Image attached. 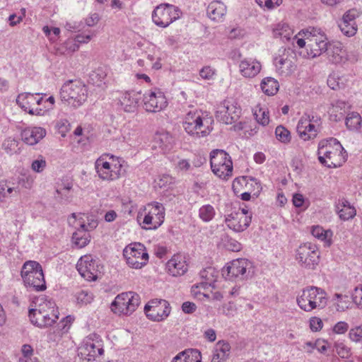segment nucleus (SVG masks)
I'll return each instance as SVG.
<instances>
[{
  "label": "nucleus",
  "instance_id": "f257e3e1",
  "mask_svg": "<svg viewBox=\"0 0 362 362\" xmlns=\"http://www.w3.org/2000/svg\"><path fill=\"white\" fill-rule=\"evenodd\" d=\"M318 160L328 168H337L346 160V152L336 139L322 140L318 145Z\"/></svg>",
  "mask_w": 362,
  "mask_h": 362
},
{
  "label": "nucleus",
  "instance_id": "f03ea898",
  "mask_svg": "<svg viewBox=\"0 0 362 362\" xmlns=\"http://www.w3.org/2000/svg\"><path fill=\"white\" fill-rule=\"evenodd\" d=\"M62 102L74 108L81 107L88 98V88L80 80H69L60 90Z\"/></svg>",
  "mask_w": 362,
  "mask_h": 362
},
{
  "label": "nucleus",
  "instance_id": "7ed1b4c3",
  "mask_svg": "<svg viewBox=\"0 0 362 362\" xmlns=\"http://www.w3.org/2000/svg\"><path fill=\"white\" fill-rule=\"evenodd\" d=\"M30 322L34 325L42 328L52 325L59 318V311L52 300H45L37 308L29 310Z\"/></svg>",
  "mask_w": 362,
  "mask_h": 362
},
{
  "label": "nucleus",
  "instance_id": "20e7f679",
  "mask_svg": "<svg viewBox=\"0 0 362 362\" xmlns=\"http://www.w3.org/2000/svg\"><path fill=\"white\" fill-rule=\"evenodd\" d=\"M301 32L307 40L308 57L315 58L326 52L329 42L326 35L320 28L310 27Z\"/></svg>",
  "mask_w": 362,
  "mask_h": 362
},
{
  "label": "nucleus",
  "instance_id": "39448f33",
  "mask_svg": "<svg viewBox=\"0 0 362 362\" xmlns=\"http://www.w3.org/2000/svg\"><path fill=\"white\" fill-rule=\"evenodd\" d=\"M297 303L305 312L322 309L327 304L326 293L318 287H308L303 289L301 295L297 298Z\"/></svg>",
  "mask_w": 362,
  "mask_h": 362
},
{
  "label": "nucleus",
  "instance_id": "423d86ee",
  "mask_svg": "<svg viewBox=\"0 0 362 362\" xmlns=\"http://www.w3.org/2000/svg\"><path fill=\"white\" fill-rule=\"evenodd\" d=\"M182 125L185 132L195 138L206 136L211 131L208 120L204 119L202 112L197 110L187 113Z\"/></svg>",
  "mask_w": 362,
  "mask_h": 362
},
{
  "label": "nucleus",
  "instance_id": "0eeeda50",
  "mask_svg": "<svg viewBox=\"0 0 362 362\" xmlns=\"http://www.w3.org/2000/svg\"><path fill=\"white\" fill-rule=\"evenodd\" d=\"M122 165L115 156L108 154L100 156L95 162L98 177L103 180H115L120 177Z\"/></svg>",
  "mask_w": 362,
  "mask_h": 362
},
{
  "label": "nucleus",
  "instance_id": "6e6552de",
  "mask_svg": "<svg viewBox=\"0 0 362 362\" xmlns=\"http://www.w3.org/2000/svg\"><path fill=\"white\" fill-rule=\"evenodd\" d=\"M212 172L219 178L227 180L233 175V162L230 156L223 150L215 149L210 154Z\"/></svg>",
  "mask_w": 362,
  "mask_h": 362
},
{
  "label": "nucleus",
  "instance_id": "1a4fd4ad",
  "mask_svg": "<svg viewBox=\"0 0 362 362\" xmlns=\"http://www.w3.org/2000/svg\"><path fill=\"white\" fill-rule=\"evenodd\" d=\"M254 273L252 263L247 259H237L228 263L222 269L223 276L229 281L243 280Z\"/></svg>",
  "mask_w": 362,
  "mask_h": 362
},
{
  "label": "nucleus",
  "instance_id": "9d476101",
  "mask_svg": "<svg viewBox=\"0 0 362 362\" xmlns=\"http://www.w3.org/2000/svg\"><path fill=\"white\" fill-rule=\"evenodd\" d=\"M71 216L77 220L78 225L77 230L73 233L72 240L76 246L82 248L90 242V235L88 232L95 228L98 223L93 219L90 221L89 217L84 214H80L77 216L73 213Z\"/></svg>",
  "mask_w": 362,
  "mask_h": 362
},
{
  "label": "nucleus",
  "instance_id": "9b49d317",
  "mask_svg": "<svg viewBox=\"0 0 362 362\" xmlns=\"http://www.w3.org/2000/svg\"><path fill=\"white\" fill-rule=\"evenodd\" d=\"M296 260L302 268L315 269L320 261L317 246L310 243L300 245L296 251Z\"/></svg>",
  "mask_w": 362,
  "mask_h": 362
},
{
  "label": "nucleus",
  "instance_id": "f8f14e48",
  "mask_svg": "<svg viewBox=\"0 0 362 362\" xmlns=\"http://www.w3.org/2000/svg\"><path fill=\"white\" fill-rule=\"evenodd\" d=\"M180 15L181 11L178 7L170 4H160L154 8L152 20L156 25L166 28L180 18Z\"/></svg>",
  "mask_w": 362,
  "mask_h": 362
},
{
  "label": "nucleus",
  "instance_id": "ddd939ff",
  "mask_svg": "<svg viewBox=\"0 0 362 362\" xmlns=\"http://www.w3.org/2000/svg\"><path fill=\"white\" fill-rule=\"evenodd\" d=\"M140 303L139 296L134 292H125L117 295L112 303L111 309L115 313L130 315Z\"/></svg>",
  "mask_w": 362,
  "mask_h": 362
},
{
  "label": "nucleus",
  "instance_id": "4468645a",
  "mask_svg": "<svg viewBox=\"0 0 362 362\" xmlns=\"http://www.w3.org/2000/svg\"><path fill=\"white\" fill-rule=\"evenodd\" d=\"M123 255L128 265L134 269H141L146 264L148 259V254L141 243L127 246L123 250Z\"/></svg>",
  "mask_w": 362,
  "mask_h": 362
},
{
  "label": "nucleus",
  "instance_id": "2eb2a0df",
  "mask_svg": "<svg viewBox=\"0 0 362 362\" xmlns=\"http://www.w3.org/2000/svg\"><path fill=\"white\" fill-rule=\"evenodd\" d=\"M164 218L165 208L163 204L153 202L145 207L143 223L148 226L147 229H156L163 223Z\"/></svg>",
  "mask_w": 362,
  "mask_h": 362
},
{
  "label": "nucleus",
  "instance_id": "dca6fc26",
  "mask_svg": "<svg viewBox=\"0 0 362 362\" xmlns=\"http://www.w3.org/2000/svg\"><path fill=\"white\" fill-rule=\"evenodd\" d=\"M144 311L148 319L159 322L169 315L170 308L165 300H153L145 305Z\"/></svg>",
  "mask_w": 362,
  "mask_h": 362
},
{
  "label": "nucleus",
  "instance_id": "f3484780",
  "mask_svg": "<svg viewBox=\"0 0 362 362\" xmlns=\"http://www.w3.org/2000/svg\"><path fill=\"white\" fill-rule=\"evenodd\" d=\"M144 107L148 112H158L167 106L164 93L158 89L146 92L143 96Z\"/></svg>",
  "mask_w": 362,
  "mask_h": 362
},
{
  "label": "nucleus",
  "instance_id": "a211bd4d",
  "mask_svg": "<svg viewBox=\"0 0 362 362\" xmlns=\"http://www.w3.org/2000/svg\"><path fill=\"white\" fill-rule=\"evenodd\" d=\"M103 348L99 341L94 342L88 339L84 341L78 348V355L81 360L91 362L100 360V356L103 354Z\"/></svg>",
  "mask_w": 362,
  "mask_h": 362
},
{
  "label": "nucleus",
  "instance_id": "6ab92c4d",
  "mask_svg": "<svg viewBox=\"0 0 362 362\" xmlns=\"http://www.w3.org/2000/svg\"><path fill=\"white\" fill-rule=\"evenodd\" d=\"M240 110L230 100H225L220 104L216 111V119L226 124L235 122L240 115Z\"/></svg>",
  "mask_w": 362,
  "mask_h": 362
},
{
  "label": "nucleus",
  "instance_id": "aec40b11",
  "mask_svg": "<svg viewBox=\"0 0 362 362\" xmlns=\"http://www.w3.org/2000/svg\"><path fill=\"white\" fill-rule=\"evenodd\" d=\"M76 268L81 276L86 280L97 279L99 274L98 265L91 255L81 257L76 264Z\"/></svg>",
  "mask_w": 362,
  "mask_h": 362
},
{
  "label": "nucleus",
  "instance_id": "412c9836",
  "mask_svg": "<svg viewBox=\"0 0 362 362\" xmlns=\"http://www.w3.org/2000/svg\"><path fill=\"white\" fill-rule=\"evenodd\" d=\"M141 98L140 92L131 90L121 93L117 98V105L120 110L126 112H134L139 106Z\"/></svg>",
  "mask_w": 362,
  "mask_h": 362
},
{
  "label": "nucleus",
  "instance_id": "4be33fe9",
  "mask_svg": "<svg viewBox=\"0 0 362 362\" xmlns=\"http://www.w3.org/2000/svg\"><path fill=\"white\" fill-rule=\"evenodd\" d=\"M251 222L250 216H245L243 213L233 212L226 218L228 227L235 232L245 230Z\"/></svg>",
  "mask_w": 362,
  "mask_h": 362
},
{
  "label": "nucleus",
  "instance_id": "5701e85b",
  "mask_svg": "<svg viewBox=\"0 0 362 362\" xmlns=\"http://www.w3.org/2000/svg\"><path fill=\"white\" fill-rule=\"evenodd\" d=\"M293 57L289 56L285 52L283 54L276 57L274 60L276 71L281 76L291 75L296 69V65L293 62Z\"/></svg>",
  "mask_w": 362,
  "mask_h": 362
},
{
  "label": "nucleus",
  "instance_id": "b1692460",
  "mask_svg": "<svg viewBox=\"0 0 362 362\" xmlns=\"http://www.w3.org/2000/svg\"><path fill=\"white\" fill-rule=\"evenodd\" d=\"M239 71L240 74L248 78L256 76L262 69L261 63L254 58H244L239 62Z\"/></svg>",
  "mask_w": 362,
  "mask_h": 362
},
{
  "label": "nucleus",
  "instance_id": "393cba45",
  "mask_svg": "<svg viewBox=\"0 0 362 362\" xmlns=\"http://www.w3.org/2000/svg\"><path fill=\"white\" fill-rule=\"evenodd\" d=\"M166 269L170 275L178 276L185 274L188 270L185 257L181 254H177L167 262Z\"/></svg>",
  "mask_w": 362,
  "mask_h": 362
},
{
  "label": "nucleus",
  "instance_id": "a878e982",
  "mask_svg": "<svg viewBox=\"0 0 362 362\" xmlns=\"http://www.w3.org/2000/svg\"><path fill=\"white\" fill-rule=\"evenodd\" d=\"M45 129L40 127H27L21 132L22 140L28 145L37 144L46 136Z\"/></svg>",
  "mask_w": 362,
  "mask_h": 362
},
{
  "label": "nucleus",
  "instance_id": "bb28decb",
  "mask_svg": "<svg viewBox=\"0 0 362 362\" xmlns=\"http://www.w3.org/2000/svg\"><path fill=\"white\" fill-rule=\"evenodd\" d=\"M25 285L35 291H42L46 289V284L42 269L37 270L33 275L24 277Z\"/></svg>",
  "mask_w": 362,
  "mask_h": 362
},
{
  "label": "nucleus",
  "instance_id": "cd10ccee",
  "mask_svg": "<svg viewBox=\"0 0 362 362\" xmlns=\"http://www.w3.org/2000/svg\"><path fill=\"white\" fill-rule=\"evenodd\" d=\"M335 211L339 215V218L344 221L352 219L356 215L355 207L344 198L339 199L337 203H336Z\"/></svg>",
  "mask_w": 362,
  "mask_h": 362
},
{
  "label": "nucleus",
  "instance_id": "c85d7f7f",
  "mask_svg": "<svg viewBox=\"0 0 362 362\" xmlns=\"http://www.w3.org/2000/svg\"><path fill=\"white\" fill-rule=\"evenodd\" d=\"M296 129L299 136L304 141L313 139L317 134L316 125L309 122L308 119H300L297 124Z\"/></svg>",
  "mask_w": 362,
  "mask_h": 362
},
{
  "label": "nucleus",
  "instance_id": "c756f323",
  "mask_svg": "<svg viewBox=\"0 0 362 362\" xmlns=\"http://www.w3.org/2000/svg\"><path fill=\"white\" fill-rule=\"evenodd\" d=\"M17 104L25 112L30 115H39L40 109H35L34 94L30 93H23L18 95L16 98Z\"/></svg>",
  "mask_w": 362,
  "mask_h": 362
},
{
  "label": "nucleus",
  "instance_id": "7c9ffc66",
  "mask_svg": "<svg viewBox=\"0 0 362 362\" xmlns=\"http://www.w3.org/2000/svg\"><path fill=\"white\" fill-rule=\"evenodd\" d=\"M174 139L168 132L157 133L153 140V148H158L163 153L170 151L173 148Z\"/></svg>",
  "mask_w": 362,
  "mask_h": 362
},
{
  "label": "nucleus",
  "instance_id": "2f4dec72",
  "mask_svg": "<svg viewBox=\"0 0 362 362\" xmlns=\"http://www.w3.org/2000/svg\"><path fill=\"white\" fill-rule=\"evenodd\" d=\"M226 13V6L219 1L211 2L207 8L209 17L215 21H221Z\"/></svg>",
  "mask_w": 362,
  "mask_h": 362
},
{
  "label": "nucleus",
  "instance_id": "473e14b6",
  "mask_svg": "<svg viewBox=\"0 0 362 362\" xmlns=\"http://www.w3.org/2000/svg\"><path fill=\"white\" fill-rule=\"evenodd\" d=\"M200 277L204 281L201 282L199 285H197L196 288H206L208 286H211L216 281L217 276V272L214 267H209L202 269L199 273Z\"/></svg>",
  "mask_w": 362,
  "mask_h": 362
},
{
  "label": "nucleus",
  "instance_id": "72a5a7b5",
  "mask_svg": "<svg viewBox=\"0 0 362 362\" xmlns=\"http://www.w3.org/2000/svg\"><path fill=\"white\" fill-rule=\"evenodd\" d=\"M230 353V346L226 341H219L216 343L213 355V361H226Z\"/></svg>",
  "mask_w": 362,
  "mask_h": 362
},
{
  "label": "nucleus",
  "instance_id": "f704fd0d",
  "mask_svg": "<svg viewBox=\"0 0 362 362\" xmlns=\"http://www.w3.org/2000/svg\"><path fill=\"white\" fill-rule=\"evenodd\" d=\"M72 187L71 182L62 183L57 187L55 197L65 202H71L73 199Z\"/></svg>",
  "mask_w": 362,
  "mask_h": 362
},
{
  "label": "nucleus",
  "instance_id": "c9c22d12",
  "mask_svg": "<svg viewBox=\"0 0 362 362\" xmlns=\"http://www.w3.org/2000/svg\"><path fill=\"white\" fill-rule=\"evenodd\" d=\"M326 52L332 62L337 64L341 62L343 56L340 43H329Z\"/></svg>",
  "mask_w": 362,
  "mask_h": 362
},
{
  "label": "nucleus",
  "instance_id": "e433bc0d",
  "mask_svg": "<svg viewBox=\"0 0 362 362\" xmlns=\"http://www.w3.org/2000/svg\"><path fill=\"white\" fill-rule=\"evenodd\" d=\"M279 88V82L272 77H267L262 81L261 88L262 91L268 95H275Z\"/></svg>",
  "mask_w": 362,
  "mask_h": 362
},
{
  "label": "nucleus",
  "instance_id": "4c0bfd02",
  "mask_svg": "<svg viewBox=\"0 0 362 362\" xmlns=\"http://www.w3.org/2000/svg\"><path fill=\"white\" fill-rule=\"evenodd\" d=\"M274 34L280 37L283 40H289L292 38L293 31L286 23H279L274 30Z\"/></svg>",
  "mask_w": 362,
  "mask_h": 362
},
{
  "label": "nucleus",
  "instance_id": "58836bf2",
  "mask_svg": "<svg viewBox=\"0 0 362 362\" xmlns=\"http://www.w3.org/2000/svg\"><path fill=\"white\" fill-rule=\"evenodd\" d=\"M345 123L349 130H358L361 124V117L358 112H351L347 115Z\"/></svg>",
  "mask_w": 362,
  "mask_h": 362
},
{
  "label": "nucleus",
  "instance_id": "ea45409f",
  "mask_svg": "<svg viewBox=\"0 0 362 362\" xmlns=\"http://www.w3.org/2000/svg\"><path fill=\"white\" fill-rule=\"evenodd\" d=\"M17 188L9 187L6 182H0V203L6 202L8 198L17 195Z\"/></svg>",
  "mask_w": 362,
  "mask_h": 362
},
{
  "label": "nucleus",
  "instance_id": "a19ab883",
  "mask_svg": "<svg viewBox=\"0 0 362 362\" xmlns=\"http://www.w3.org/2000/svg\"><path fill=\"white\" fill-rule=\"evenodd\" d=\"M311 233L314 237L318 238L319 240L325 241L328 245H330V237L332 234L331 230H325L322 227L315 226H313Z\"/></svg>",
  "mask_w": 362,
  "mask_h": 362
},
{
  "label": "nucleus",
  "instance_id": "79ce46f5",
  "mask_svg": "<svg viewBox=\"0 0 362 362\" xmlns=\"http://www.w3.org/2000/svg\"><path fill=\"white\" fill-rule=\"evenodd\" d=\"M180 355H184V362H202L201 352L195 349H188L180 352Z\"/></svg>",
  "mask_w": 362,
  "mask_h": 362
},
{
  "label": "nucleus",
  "instance_id": "37998d69",
  "mask_svg": "<svg viewBox=\"0 0 362 362\" xmlns=\"http://www.w3.org/2000/svg\"><path fill=\"white\" fill-rule=\"evenodd\" d=\"M41 269H42V266L37 262L27 261L23 265L21 276L23 279L29 275H33L35 271Z\"/></svg>",
  "mask_w": 362,
  "mask_h": 362
},
{
  "label": "nucleus",
  "instance_id": "c03bdc74",
  "mask_svg": "<svg viewBox=\"0 0 362 362\" xmlns=\"http://www.w3.org/2000/svg\"><path fill=\"white\" fill-rule=\"evenodd\" d=\"M106 76V73L102 69H97L89 74L88 82L100 86Z\"/></svg>",
  "mask_w": 362,
  "mask_h": 362
},
{
  "label": "nucleus",
  "instance_id": "a18cd8bd",
  "mask_svg": "<svg viewBox=\"0 0 362 362\" xmlns=\"http://www.w3.org/2000/svg\"><path fill=\"white\" fill-rule=\"evenodd\" d=\"M214 216V208L210 204L204 205L199 210V218L205 222L210 221Z\"/></svg>",
  "mask_w": 362,
  "mask_h": 362
},
{
  "label": "nucleus",
  "instance_id": "49530a36",
  "mask_svg": "<svg viewBox=\"0 0 362 362\" xmlns=\"http://www.w3.org/2000/svg\"><path fill=\"white\" fill-rule=\"evenodd\" d=\"M339 27L342 33L347 37L354 36L357 31V25L356 23H349L341 20Z\"/></svg>",
  "mask_w": 362,
  "mask_h": 362
},
{
  "label": "nucleus",
  "instance_id": "de8ad7c7",
  "mask_svg": "<svg viewBox=\"0 0 362 362\" xmlns=\"http://www.w3.org/2000/svg\"><path fill=\"white\" fill-rule=\"evenodd\" d=\"M346 106V103L344 101H337L335 105H333L330 112V119L334 122L340 121L343 118V113L339 112Z\"/></svg>",
  "mask_w": 362,
  "mask_h": 362
},
{
  "label": "nucleus",
  "instance_id": "09e8293b",
  "mask_svg": "<svg viewBox=\"0 0 362 362\" xmlns=\"http://www.w3.org/2000/svg\"><path fill=\"white\" fill-rule=\"evenodd\" d=\"M3 148L8 154H14L19 152L18 141L12 138H8L3 143Z\"/></svg>",
  "mask_w": 362,
  "mask_h": 362
},
{
  "label": "nucleus",
  "instance_id": "8fccbe9b",
  "mask_svg": "<svg viewBox=\"0 0 362 362\" xmlns=\"http://www.w3.org/2000/svg\"><path fill=\"white\" fill-rule=\"evenodd\" d=\"M254 115L257 122L262 126H266L269 124V112L266 109L259 107L258 110H255Z\"/></svg>",
  "mask_w": 362,
  "mask_h": 362
},
{
  "label": "nucleus",
  "instance_id": "3c124183",
  "mask_svg": "<svg viewBox=\"0 0 362 362\" xmlns=\"http://www.w3.org/2000/svg\"><path fill=\"white\" fill-rule=\"evenodd\" d=\"M93 300V295L87 290H82L76 294L77 303L82 305L90 303Z\"/></svg>",
  "mask_w": 362,
  "mask_h": 362
},
{
  "label": "nucleus",
  "instance_id": "603ef678",
  "mask_svg": "<svg viewBox=\"0 0 362 362\" xmlns=\"http://www.w3.org/2000/svg\"><path fill=\"white\" fill-rule=\"evenodd\" d=\"M275 134L276 139L283 143L289 142L291 139L289 131L281 125L276 128Z\"/></svg>",
  "mask_w": 362,
  "mask_h": 362
},
{
  "label": "nucleus",
  "instance_id": "864d4df0",
  "mask_svg": "<svg viewBox=\"0 0 362 362\" xmlns=\"http://www.w3.org/2000/svg\"><path fill=\"white\" fill-rule=\"evenodd\" d=\"M257 4L264 9L272 10L282 4L283 0H255Z\"/></svg>",
  "mask_w": 362,
  "mask_h": 362
},
{
  "label": "nucleus",
  "instance_id": "5fc2aeb1",
  "mask_svg": "<svg viewBox=\"0 0 362 362\" xmlns=\"http://www.w3.org/2000/svg\"><path fill=\"white\" fill-rule=\"evenodd\" d=\"M349 338L356 343H362V325L350 329Z\"/></svg>",
  "mask_w": 362,
  "mask_h": 362
},
{
  "label": "nucleus",
  "instance_id": "6e6d98bb",
  "mask_svg": "<svg viewBox=\"0 0 362 362\" xmlns=\"http://www.w3.org/2000/svg\"><path fill=\"white\" fill-rule=\"evenodd\" d=\"M334 298L337 299L338 302L337 303V310L341 312L345 310V309L348 308V298L347 296H343L341 294L336 293L334 295Z\"/></svg>",
  "mask_w": 362,
  "mask_h": 362
},
{
  "label": "nucleus",
  "instance_id": "4d7b16f0",
  "mask_svg": "<svg viewBox=\"0 0 362 362\" xmlns=\"http://www.w3.org/2000/svg\"><path fill=\"white\" fill-rule=\"evenodd\" d=\"M360 15L361 12L358 10L356 8L349 9L343 15L341 21L356 23L355 20L359 17Z\"/></svg>",
  "mask_w": 362,
  "mask_h": 362
},
{
  "label": "nucleus",
  "instance_id": "13d9d810",
  "mask_svg": "<svg viewBox=\"0 0 362 362\" xmlns=\"http://www.w3.org/2000/svg\"><path fill=\"white\" fill-rule=\"evenodd\" d=\"M96 31L89 30L87 34H78L76 35L75 39L78 44L81 43H88L90 42L94 37L96 36Z\"/></svg>",
  "mask_w": 362,
  "mask_h": 362
},
{
  "label": "nucleus",
  "instance_id": "bf43d9fd",
  "mask_svg": "<svg viewBox=\"0 0 362 362\" xmlns=\"http://www.w3.org/2000/svg\"><path fill=\"white\" fill-rule=\"evenodd\" d=\"M337 354L341 358H348L351 355V350L342 343L337 344L335 346Z\"/></svg>",
  "mask_w": 362,
  "mask_h": 362
},
{
  "label": "nucleus",
  "instance_id": "052dcab7",
  "mask_svg": "<svg viewBox=\"0 0 362 362\" xmlns=\"http://www.w3.org/2000/svg\"><path fill=\"white\" fill-rule=\"evenodd\" d=\"M62 47H64L68 53H71L78 49L79 45L76 41L75 38L69 39L63 44Z\"/></svg>",
  "mask_w": 362,
  "mask_h": 362
},
{
  "label": "nucleus",
  "instance_id": "680f3d73",
  "mask_svg": "<svg viewBox=\"0 0 362 362\" xmlns=\"http://www.w3.org/2000/svg\"><path fill=\"white\" fill-rule=\"evenodd\" d=\"M46 167V160L44 158L37 159L33 161L31 168L37 173H41Z\"/></svg>",
  "mask_w": 362,
  "mask_h": 362
},
{
  "label": "nucleus",
  "instance_id": "e2e57ef3",
  "mask_svg": "<svg viewBox=\"0 0 362 362\" xmlns=\"http://www.w3.org/2000/svg\"><path fill=\"white\" fill-rule=\"evenodd\" d=\"M156 182L160 188H165L173 182V177L168 175H163Z\"/></svg>",
  "mask_w": 362,
  "mask_h": 362
},
{
  "label": "nucleus",
  "instance_id": "0e129e2a",
  "mask_svg": "<svg viewBox=\"0 0 362 362\" xmlns=\"http://www.w3.org/2000/svg\"><path fill=\"white\" fill-rule=\"evenodd\" d=\"M323 322L322 320L317 317H313L310 319V327L312 331L317 332L322 328Z\"/></svg>",
  "mask_w": 362,
  "mask_h": 362
},
{
  "label": "nucleus",
  "instance_id": "69168bd1",
  "mask_svg": "<svg viewBox=\"0 0 362 362\" xmlns=\"http://www.w3.org/2000/svg\"><path fill=\"white\" fill-rule=\"evenodd\" d=\"M349 325L346 322H337L333 327V332L338 334H344L349 329Z\"/></svg>",
  "mask_w": 362,
  "mask_h": 362
},
{
  "label": "nucleus",
  "instance_id": "338daca9",
  "mask_svg": "<svg viewBox=\"0 0 362 362\" xmlns=\"http://www.w3.org/2000/svg\"><path fill=\"white\" fill-rule=\"evenodd\" d=\"M72 318L71 316H67L65 318H64L59 324V329L62 332V333H66L68 332L71 323Z\"/></svg>",
  "mask_w": 362,
  "mask_h": 362
},
{
  "label": "nucleus",
  "instance_id": "774afa93",
  "mask_svg": "<svg viewBox=\"0 0 362 362\" xmlns=\"http://www.w3.org/2000/svg\"><path fill=\"white\" fill-rule=\"evenodd\" d=\"M352 298H353L354 302L356 305L362 307V288H359L356 287L354 289V292L352 294Z\"/></svg>",
  "mask_w": 362,
  "mask_h": 362
}]
</instances>
